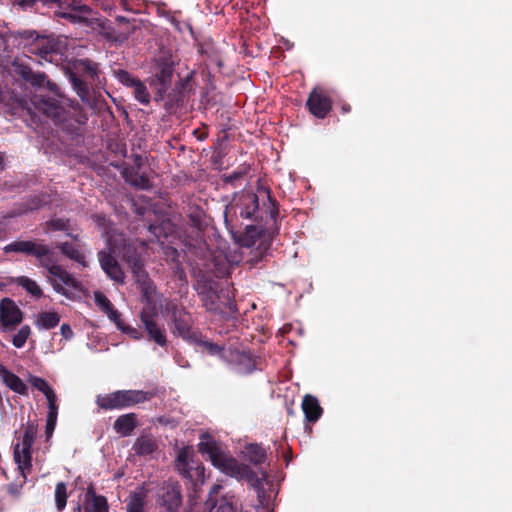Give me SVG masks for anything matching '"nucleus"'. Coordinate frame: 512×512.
Here are the masks:
<instances>
[{
	"mask_svg": "<svg viewBox=\"0 0 512 512\" xmlns=\"http://www.w3.org/2000/svg\"><path fill=\"white\" fill-rule=\"evenodd\" d=\"M198 449L220 472L238 480H245L258 491L263 490L264 483L268 478L265 471H253L248 465L240 463L229 453L222 450L213 439L206 435L202 436Z\"/></svg>",
	"mask_w": 512,
	"mask_h": 512,
	"instance_id": "obj_1",
	"label": "nucleus"
},
{
	"mask_svg": "<svg viewBox=\"0 0 512 512\" xmlns=\"http://www.w3.org/2000/svg\"><path fill=\"white\" fill-rule=\"evenodd\" d=\"M230 211L239 212L244 218H252L259 211L261 215L256 218H262V213L269 214L274 218V210L270 202V194L265 189H259L257 194L245 193L234 200L231 204Z\"/></svg>",
	"mask_w": 512,
	"mask_h": 512,
	"instance_id": "obj_2",
	"label": "nucleus"
},
{
	"mask_svg": "<svg viewBox=\"0 0 512 512\" xmlns=\"http://www.w3.org/2000/svg\"><path fill=\"white\" fill-rule=\"evenodd\" d=\"M148 400V394L141 390H121L97 397V404L107 410L122 409Z\"/></svg>",
	"mask_w": 512,
	"mask_h": 512,
	"instance_id": "obj_3",
	"label": "nucleus"
},
{
	"mask_svg": "<svg viewBox=\"0 0 512 512\" xmlns=\"http://www.w3.org/2000/svg\"><path fill=\"white\" fill-rule=\"evenodd\" d=\"M36 434V427L33 424H28L22 438L18 440L14 447V460L24 478L26 477V473L29 472L32 467L31 447L34 443Z\"/></svg>",
	"mask_w": 512,
	"mask_h": 512,
	"instance_id": "obj_4",
	"label": "nucleus"
},
{
	"mask_svg": "<svg viewBox=\"0 0 512 512\" xmlns=\"http://www.w3.org/2000/svg\"><path fill=\"white\" fill-rule=\"evenodd\" d=\"M120 254V247L117 245L116 239H110L109 247L101 250L98 254L103 271L116 285H122L124 283V272L115 259V257L120 256Z\"/></svg>",
	"mask_w": 512,
	"mask_h": 512,
	"instance_id": "obj_5",
	"label": "nucleus"
},
{
	"mask_svg": "<svg viewBox=\"0 0 512 512\" xmlns=\"http://www.w3.org/2000/svg\"><path fill=\"white\" fill-rule=\"evenodd\" d=\"M23 320V312L14 301L4 298L0 302V330L2 332L12 331Z\"/></svg>",
	"mask_w": 512,
	"mask_h": 512,
	"instance_id": "obj_6",
	"label": "nucleus"
},
{
	"mask_svg": "<svg viewBox=\"0 0 512 512\" xmlns=\"http://www.w3.org/2000/svg\"><path fill=\"white\" fill-rule=\"evenodd\" d=\"M156 501L166 512H178L182 503L179 484L177 482L164 483L157 494Z\"/></svg>",
	"mask_w": 512,
	"mask_h": 512,
	"instance_id": "obj_7",
	"label": "nucleus"
},
{
	"mask_svg": "<svg viewBox=\"0 0 512 512\" xmlns=\"http://www.w3.org/2000/svg\"><path fill=\"white\" fill-rule=\"evenodd\" d=\"M307 105L310 112L318 118H324L332 108L330 98L323 95L317 88L310 93Z\"/></svg>",
	"mask_w": 512,
	"mask_h": 512,
	"instance_id": "obj_8",
	"label": "nucleus"
},
{
	"mask_svg": "<svg viewBox=\"0 0 512 512\" xmlns=\"http://www.w3.org/2000/svg\"><path fill=\"white\" fill-rule=\"evenodd\" d=\"M5 250L7 252H21L25 254L34 255L38 258H41L48 254V248L40 243L32 242V241H18L9 244L6 246Z\"/></svg>",
	"mask_w": 512,
	"mask_h": 512,
	"instance_id": "obj_9",
	"label": "nucleus"
},
{
	"mask_svg": "<svg viewBox=\"0 0 512 512\" xmlns=\"http://www.w3.org/2000/svg\"><path fill=\"white\" fill-rule=\"evenodd\" d=\"M47 277L54 288L76 286L74 278L65 269L58 265H51L48 268Z\"/></svg>",
	"mask_w": 512,
	"mask_h": 512,
	"instance_id": "obj_10",
	"label": "nucleus"
},
{
	"mask_svg": "<svg viewBox=\"0 0 512 512\" xmlns=\"http://www.w3.org/2000/svg\"><path fill=\"white\" fill-rule=\"evenodd\" d=\"M32 103L38 110L49 117L56 118L60 115V107L55 98H45L43 94L37 93L33 96Z\"/></svg>",
	"mask_w": 512,
	"mask_h": 512,
	"instance_id": "obj_11",
	"label": "nucleus"
},
{
	"mask_svg": "<svg viewBox=\"0 0 512 512\" xmlns=\"http://www.w3.org/2000/svg\"><path fill=\"white\" fill-rule=\"evenodd\" d=\"M148 494L149 489L146 485H142L131 492L127 499V512H146L145 504Z\"/></svg>",
	"mask_w": 512,
	"mask_h": 512,
	"instance_id": "obj_12",
	"label": "nucleus"
},
{
	"mask_svg": "<svg viewBox=\"0 0 512 512\" xmlns=\"http://www.w3.org/2000/svg\"><path fill=\"white\" fill-rule=\"evenodd\" d=\"M141 320L149 338L154 340L158 345L164 346L166 344L164 331L153 321L152 315L148 311L144 310L141 313Z\"/></svg>",
	"mask_w": 512,
	"mask_h": 512,
	"instance_id": "obj_13",
	"label": "nucleus"
},
{
	"mask_svg": "<svg viewBox=\"0 0 512 512\" xmlns=\"http://www.w3.org/2000/svg\"><path fill=\"white\" fill-rule=\"evenodd\" d=\"M60 322V315L56 311H41L33 316V323L39 330H50Z\"/></svg>",
	"mask_w": 512,
	"mask_h": 512,
	"instance_id": "obj_14",
	"label": "nucleus"
},
{
	"mask_svg": "<svg viewBox=\"0 0 512 512\" xmlns=\"http://www.w3.org/2000/svg\"><path fill=\"white\" fill-rule=\"evenodd\" d=\"M170 309L172 310L173 314L175 326L174 332L177 333L179 336L183 337L184 339L190 338L188 317L185 314H182V312L177 309L175 304H168L167 310Z\"/></svg>",
	"mask_w": 512,
	"mask_h": 512,
	"instance_id": "obj_15",
	"label": "nucleus"
},
{
	"mask_svg": "<svg viewBox=\"0 0 512 512\" xmlns=\"http://www.w3.org/2000/svg\"><path fill=\"white\" fill-rule=\"evenodd\" d=\"M190 463H193V451L190 447H183L179 450L176 459L177 471L186 478L193 479V474L189 469Z\"/></svg>",
	"mask_w": 512,
	"mask_h": 512,
	"instance_id": "obj_16",
	"label": "nucleus"
},
{
	"mask_svg": "<svg viewBox=\"0 0 512 512\" xmlns=\"http://www.w3.org/2000/svg\"><path fill=\"white\" fill-rule=\"evenodd\" d=\"M302 410L306 419L311 422L317 421L322 414V408L319 401L316 397L309 394L305 395L303 398Z\"/></svg>",
	"mask_w": 512,
	"mask_h": 512,
	"instance_id": "obj_17",
	"label": "nucleus"
},
{
	"mask_svg": "<svg viewBox=\"0 0 512 512\" xmlns=\"http://www.w3.org/2000/svg\"><path fill=\"white\" fill-rule=\"evenodd\" d=\"M136 426L137 418L134 413L119 416L113 425L114 430L123 437L130 435Z\"/></svg>",
	"mask_w": 512,
	"mask_h": 512,
	"instance_id": "obj_18",
	"label": "nucleus"
},
{
	"mask_svg": "<svg viewBox=\"0 0 512 512\" xmlns=\"http://www.w3.org/2000/svg\"><path fill=\"white\" fill-rule=\"evenodd\" d=\"M0 377L2 381L14 392L22 395L27 393V386L24 384V382L1 364Z\"/></svg>",
	"mask_w": 512,
	"mask_h": 512,
	"instance_id": "obj_19",
	"label": "nucleus"
},
{
	"mask_svg": "<svg viewBox=\"0 0 512 512\" xmlns=\"http://www.w3.org/2000/svg\"><path fill=\"white\" fill-rule=\"evenodd\" d=\"M121 80L124 83H126V85H128L134 89L133 90L134 96L139 102H141L143 104L149 103L150 95L143 83H141L139 80L131 77L127 73H123Z\"/></svg>",
	"mask_w": 512,
	"mask_h": 512,
	"instance_id": "obj_20",
	"label": "nucleus"
},
{
	"mask_svg": "<svg viewBox=\"0 0 512 512\" xmlns=\"http://www.w3.org/2000/svg\"><path fill=\"white\" fill-rule=\"evenodd\" d=\"M94 299L98 307L108 316V318L115 322L118 328H122V323L119 320V314L113 309L109 299L100 291L95 292Z\"/></svg>",
	"mask_w": 512,
	"mask_h": 512,
	"instance_id": "obj_21",
	"label": "nucleus"
},
{
	"mask_svg": "<svg viewBox=\"0 0 512 512\" xmlns=\"http://www.w3.org/2000/svg\"><path fill=\"white\" fill-rule=\"evenodd\" d=\"M244 458L255 466L261 465L266 460V451L258 444H249L243 451Z\"/></svg>",
	"mask_w": 512,
	"mask_h": 512,
	"instance_id": "obj_22",
	"label": "nucleus"
},
{
	"mask_svg": "<svg viewBox=\"0 0 512 512\" xmlns=\"http://www.w3.org/2000/svg\"><path fill=\"white\" fill-rule=\"evenodd\" d=\"M136 454L146 456L157 449L156 441L149 436H141L136 439L132 448Z\"/></svg>",
	"mask_w": 512,
	"mask_h": 512,
	"instance_id": "obj_23",
	"label": "nucleus"
},
{
	"mask_svg": "<svg viewBox=\"0 0 512 512\" xmlns=\"http://www.w3.org/2000/svg\"><path fill=\"white\" fill-rule=\"evenodd\" d=\"M83 512H108L107 502L104 497L87 494V502Z\"/></svg>",
	"mask_w": 512,
	"mask_h": 512,
	"instance_id": "obj_24",
	"label": "nucleus"
},
{
	"mask_svg": "<svg viewBox=\"0 0 512 512\" xmlns=\"http://www.w3.org/2000/svg\"><path fill=\"white\" fill-rule=\"evenodd\" d=\"M28 382L32 387L42 392L45 395L47 401L50 399L53 400V398L57 397L54 390L45 379L30 375Z\"/></svg>",
	"mask_w": 512,
	"mask_h": 512,
	"instance_id": "obj_25",
	"label": "nucleus"
},
{
	"mask_svg": "<svg viewBox=\"0 0 512 512\" xmlns=\"http://www.w3.org/2000/svg\"><path fill=\"white\" fill-rule=\"evenodd\" d=\"M238 371L241 373H250L255 369V360L246 352H237L235 354Z\"/></svg>",
	"mask_w": 512,
	"mask_h": 512,
	"instance_id": "obj_26",
	"label": "nucleus"
},
{
	"mask_svg": "<svg viewBox=\"0 0 512 512\" xmlns=\"http://www.w3.org/2000/svg\"><path fill=\"white\" fill-rule=\"evenodd\" d=\"M60 249L69 258L85 265V256L74 244L62 243Z\"/></svg>",
	"mask_w": 512,
	"mask_h": 512,
	"instance_id": "obj_27",
	"label": "nucleus"
},
{
	"mask_svg": "<svg viewBox=\"0 0 512 512\" xmlns=\"http://www.w3.org/2000/svg\"><path fill=\"white\" fill-rule=\"evenodd\" d=\"M40 53L43 57H47L51 53L61 52V42L56 39H47L40 43Z\"/></svg>",
	"mask_w": 512,
	"mask_h": 512,
	"instance_id": "obj_28",
	"label": "nucleus"
},
{
	"mask_svg": "<svg viewBox=\"0 0 512 512\" xmlns=\"http://www.w3.org/2000/svg\"><path fill=\"white\" fill-rule=\"evenodd\" d=\"M30 335L31 328L28 325L22 326L12 337L13 346L16 348H22Z\"/></svg>",
	"mask_w": 512,
	"mask_h": 512,
	"instance_id": "obj_29",
	"label": "nucleus"
},
{
	"mask_svg": "<svg viewBox=\"0 0 512 512\" xmlns=\"http://www.w3.org/2000/svg\"><path fill=\"white\" fill-rule=\"evenodd\" d=\"M0 286H21L22 288H38L35 282L24 276L17 278H9L6 282L0 283Z\"/></svg>",
	"mask_w": 512,
	"mask_h": 512,
	"instance_id": "obj_30",
	"label": "nucleus"
},
{
	"mask_svg": "<svg viewBox=\"0 0 512 512\" xmlns=\"http://www.w3.org/2000/svg\"><path fill=\"white\" fill-rule=\"evenodd\" d=\"M67 501L66 485L59 482L55 489V503L58 510L64 509Z\"/></svg>",
	"mask_w": 512,
	"mask_h": 512,
	"instance_id": "obj_31",
	"label": "nucleus"
},
{
	"mask_svg": "<svg viewBox=\"0 0 512 512\" xmlns=\"http://www.w3.org/2000/svg\"><path fill=\"white\" fill-rule=\"evenodd\" d=\"M71 80L73 82L74 88L77 94L81 97V99L87 103L90 101L89 97V88L86 84H84L80 79H78L75 75L71 76Z\"/></svg>",
	"mask_w": 512,
	"mask_h": 512,
	"instance_id": "obj_32",
	"label": "nucleus"
},
{
	"mask_svg": "<svg viewBox=\"0 0 512 512\" xmlns=\"http://www.w3.org/2000/svg\"><path fill=\"white\" fill-rule=\"evenodd\" d=\"M56 398H53V400H48V415H47V421L49 422H56L57 421V415H58V406L56 404Z\"/></svg>",
	"mask_w": 512,
	"mask_h": 512,
	"instance_id": "obj_33",
	"label": "nucleus"
},
{
	"mask_svg": "<svg viewBox=\"0 0 512 512\" xmlns=\"http://www.w3.org/2000/svg\"><path fill=\"white\" fill-rule=\"evenodd\" d=\"M78 68L82 69L89 77H94L97 74V67L87 61L79 62Z\"/></svg>",
	"mask_w": 512,
	"mask_h": 512,
	"instance_id": "obj_34",
	"label": "nucleus"
},
{
	"mask_svg": "<svg viewBox=\"0 0 512 512\" xmlns=\"http://www.w3.org/2000/svg\"><path fill=\"white\" fill-rule=\"evenodd\" d=\"M209 512H235V509L233 508L232 504L223 500L219 506L214 505L211 507Z\"/></svg>",
	"mask_w": 512,
	"mask_h": 512,
	"instance_id": "obj_35",
	"label": "nucleus"
},
{
	"mask_svg": "<svg viewBox=\"0 0 512 512\" xmlns=\"http://www.w3.org/2000/svg\"><path fill=\"white\" fill-rule=\"evenodd\" d=\"M189 469L193 474V479H202L204 477V467L200 464L190 463Z\"/></svg>",
	"mask_w": 512,
	"mask_h": 512,
	"instance_id": "obj_36",
	"label": "nucleus"
},
{
	"mask_svg": "<svg viewBox=\"0 0 512 512\" xmlns=\"http://www.w3.org/2000/svg\"><path fill=\"white\" fill-rule=\"evenodd\" d=\"M255 235H258V231L256 228L251 227L250 229L247 230L245 234V245L247 247L256 245V241L252 240Z\"/></svg>",
	"mask_w": 512,
	"mask_h": 512,
	"instance_id": "obj_37",
	"label": "nucleus"
},
{
	"mask_svg": "<svg viewBox=\"0 0 512 512\" xmlns=\"http://www.w3.org/2000/svg\"><path fill=\"white\" fill-rule=\"evenodd\" d=\"M60 333L64 339L69 340L73 337V331L68 324H62L60 327Z\"/></svg>",
	"mask_w": 512,
	"mask_h": 512,
	"instance_id": "obj_38",
	"label": "nucleus"
},
{
	"mask_svg": "<svg viewBox=\"0 0 512 512\" xmlns=\"http://www.w3.org/2000/svg\"><path fill=\"white\" fill-rule=\"evenodd\" d=\"M200 345L203 346L204 350H206L207 352H209L211 354L218 353V351H219L218 346H216L213 343L208 342V341H202V342H200Z\"/></svg>",
	"mask_w": 512,
	"mask_h": 512,
	"instance_id": "obj_39",
	"label": "nucleus"
},
{
	"mask_svg": "<svg viewBox=\"0 0 512 512\" xmlns=\"http://www.w3.org/2000/svg\"><path fill=\"white\" fill-rule=\"evenodd\" d=\"M133 272L134 274L139 278V279H143L146 277L144 271H142V267L140 264L138 263H134L133 267Z\"/></svg>",
	"mask_w": 512,
	"mask_h": 512,
	"instance_id": "obj_40",
	"label": "nucleus"
},
{
	"mask_svg": "<svg viewBox=\"0 0 512 512\" xmlns=\"http://www.w3.org/2000/svg\"><path fill=\"white\" fill-rule=\"evenodd\" d=\"M56 426V422H49L46 423V433L48 436H51Z\"/></svg>",
	"mask_w": 512,
	"mask_h": 512,
	"instance_id": "obj_41",
	"label": "nucleus"
},
{
	"mask_svg": "<svg viewBox=\"0 0 512 512\" xmlns=\"http://www.w3.org/2000/svg\"><path fill=\"white\" fill-rule=\"evenodd\" d=\"M120 329H121V330H123V331H125V332H127V333H129V334H131V336H133V337H134V338H136V339H137V338H139V336H138V332H137V330H136V329H134V328H130V327L125 328V327L122 325V328H120Z\"/></svg>",
	"mask_w": 512,
	"mask_h": 512,
	"instance_id": "obj_42",
	"label": "nucleus"
},
{
	"mask_svg": "<svg viewBox=\"0 0 512 512\" xmlns=\"http://www.w3.org/2000/svg\"><path fill=\"white\" fill-rule=\"evenodd\" d=\"M221 489V485L214 484L210 491L209 501H212V496L217 495Z\"/></svg>",
	"mask_w": 512,
	"mask_h": 512,
	"instance_id": "obj_43",
	"label": "nucleus"
},
{
	"mask_svg": "<svg viewBox=\"0 0 512 512\" xmlns=\"http://www.w3.org/2000/svg\"><path fill=\"white\" fill-rule=\"evenodd\" d=\"M63 292V295L70 299V300H75V295H74V290H68V289H65V290H61Z\"/></svg>",
	"mask_w": 512,
	"mask_h": 512,
	"instance_id": "obj_44",
	"label": "nucleus"
},
{
	"mask_svg": "<svg viewBox=\"0 0 512 512\" xmlns=\"http://www.w3.org/2000/svg\"><path fill=\"white\" fill-rule=\"evenodd\" d=\"M258 248L261 250V254L263 251H266L268 249V244L266 241H260Z\"/></svg>",
	"mask_w": 512,
	"mask_h": 512,
	"instance_id": "obj_45",
	"label": "nucleus"
},
{
	"mask_svg": "<svg viewBox=\"0 0 512 512\" xmlns=\"http://www.w3.org/2000/svg\"><path fill=\"white\" fill-rule=\"evenodd\" d=\"M36 77H37L36 83L39 86L44 85V82L46 81L45 76L44 75H37Z\"/></svg>",
	"mask_w": 512,
	"mask_h": 512,
	"instance_id": "obj_46",
	"label": "nucleus"
},
{
	"mask_svg": "<svg viewBox=\"0 0 512 512\" xmlns=\"http://www.w3.org/2000/svg\"><path fill=\"white\" fill-rule=\"evenodd\" d=\"M67 17H68L69 19H71V21H73V22H75V21H77V20L79 19L78 17H76V16H74V15H68Z\"/></svg>",
	"mask_w": 512,
	"mask_h": 512,
	"instance_id": "obj_47",
	"label": "nucleus"
},
{
	"mask_svg": "<svg viewBox=\"0 0 512 512\" xmlns=\"http://www.w3.org/2000/svg\"><path fill=\"white\" fill-rule=\"evenodd\" d=\"M34 295L36 296H39L40 295V292L41 290L40 289H37V290H30Z\"/></svg>",
	"mask_w": 512,
	"mask_h": 512,
	"instance_id": "obj_48",
	"label": "nucleus"
},
{
	"mask_svg": "<svg viewBox=\"0 0 512 512\" xmlns=\"http://www.w3.org/2000/svg\"><path fill=\"white\" fill-rule=\"evenodd\" d=\"M2 168H3V158H2V156H0V169H2Z\"/></svg>",
	"mask_w": 512,
	"mask_h": 512,
	"instance_id": "obj_49",
	"label": "nucleus"
},
{
	"mask_svg": "<svg viewBox=\"0 0 512 512\" xmlns=\"http://www.w3.org/2000/svg\"><path fill=\"white\" fill-rule=\"evenodd\" d=\"M50 90L56 91V87L55 86L54 87H50Z\"/></svg>",
	"mask_w": 512,
	"mask_h": 512,
	"instance_id": "obj_50",
	"label": "nucleus"
},
{
	"mask_svg": "<svg viewBox=\"0 0 512 512\" xmlns=\"http://www.w3.org/2000/svg\"><path fill=\"white\" fill-rule=\"evenodd\" d=\"M343 110H344V111H349V108H347V107H343Z\"/></svg>",
	"mask_w": 512,
	"mask_h": 512,
	"instance_id": "obj_51",
	"label": "nucleus"
},
{
	"mask_svg": "<svg viewBox=\"0 0 512 512\" xmlns=\"http://www.w3.org/2000/svg\"><path fill=\"white\" fill-rule=\"evenodd\" d=\"M145 297L148 298V290L145 292Z\"/></svg>",
	"mask_w": 512,
	"mask_h": 512,
	"instance_id": "obj_52",
	"label": "nucleus"
}]
</instances>
